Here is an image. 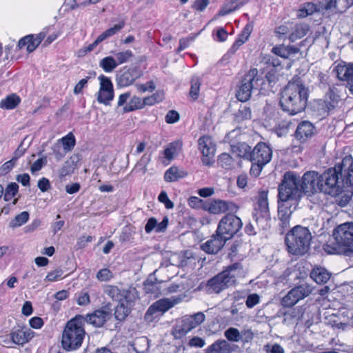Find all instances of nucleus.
I'll list each match as a JSON object with an SVG mask.
<instances>
[{
	"label": "nucleus",
	"mask_w": 353,
	"mask_h": 353,
	"mask_svg": "<svg viewBox=\"0 0 353 353\" xmlns=\"http://www.w3.org/2000/svg\"><path fill=\"white\" fill-rule=\"evenodd\" d=\"M339 174L347 183L353 184V158L351 156L345 157L340 164L320 174L321 192L332 196L339 195L341 192Z\"/></svg>",
	"instance_id": "nucleus-1"
},
{
	"label": "nucleus",
	"mask_w": 353,
	"mask_h": 353,
	"mask_svg": "<svg viewBox=\"0 0 353 353\" xmlns=\"http://www.w3.org/2000/svg\"><path fill=\"white\" fill-rule=\"evenodd\" d=\"M307 96V89L301 82H290L281 94L280 105L284 111L294 115L304 110Z\"/></svg>",
	"instance_id": "nucleus-2"
},
{
	"label": "nucleus",
	"mask_w": 353,
	"mask_h": 353,
	"mask_svg": "<svg viewBox=\"0 0 353 353\" xmlns=\"http://www.w3.org/2000/svg\"><path fill=\"white\" fill-rule=\"evenodd\" d=\"M333 241L324 245L329 254H345L353 252V223H345L334 229Z\"/></svg>",
	"instance_id": "nucleus-3"
},
{
	"label": "nucleus",
	"mask_w": 353,
	"mask_h": 353,
	"mask_svg": "<svg viewBox=\"0 0 353 353\" xmlns=\"http://www.w3.org/2000/svg\"><path fill=\"white\" fill-rule=\"evenodd\" d=\"M85 335L84 318L78 315L68 321L63 330L61 344L67 351L79 348Z\"/></svg>",
	"instance_id": "nucleus-4"
},
{
	"label": "nucleus",
	"mask_w": 353,
	"mask_h": 353,
	"mask_svg": "<svg viewBox=\"0 0 353 353\" xmlns=\"http://www.w3.org/2000/svg\"><path fill=\"white\" fill-rule=\"evenodd\" d=\"M243 276V268L240 264L235 263L210 279L206 284V290L208 293H219L234 285L237 278Z\"/></svg>",
	"instance_id": "nucleus-5"
},
{
	"label": "nucleus",
	"mask_w": 353,
	"mask_h": 353,
	"mask_svg": "<svg viewBox=\"0 0 353 353\" xmlns=\"http://www.w3.org/2000/svg\"><path fill=\"white\" fill-rule=\"evenodd\" d=\"M312 238V234L307 228L294 227L285 236L288 251L294 255L305 254L310 249Z\"/></svg>",
	"instance_id": "nucleus-6"
},
{
	"label": "nucleus",
	"mask_w": 353,
	"mask_h": 353,
	"mask_svg": "<svg viewBox=\"0 0 353 353\" xmlns=\"http://www.w3.org/2000/svg\"><path fill=\"white\" fill-rule=\"evenodd\" d=\"M301 194L299 176L292 172H286L279 186V200L296 204Z\"/></svg>",
	"instance_id": "nucleus-7"
},
{
	"label": "nucleus",
	"mask_w": 353,
	"mask_h": 353,
	"mask_svg": "<svg viewBox=\"0 0 353 353\" xmlns=\"http://www.w3.org/2000/svg\"><path fill=\"white\" fill-rule=\"evenodd\" d=\"M242 225L240 218L232 214H228L220 220L216 233L223 240L228 241L239 232Z\"/></svg>",
	"instance_id": "nucleus-8"
},
{
	"label": "nucleus",
	"mask_w": 353,
	"mask_h": 353,
	"mask_svg": "<svg viewBox=\"0 0 353 353\" xmlns=\"http://www.w3.org/2000/svg\"><path fill=\"white\" fill-rule=\"evenodd\" d=\"M261 80L259 71L256 68L250 69L244 76L241 83L236 91L237 99L245 102L250 99L252 91L257 83Z\"/></svg>",
	"instance_id": "nucleus-9"
},
{
	"label": "nucleus",
	"mask_w": 353,
	"mask_h": 353,
	"mask_svg": "<svg viewBox=\"0 0 353 353\" xmlns=\"http://www.w3.org/2000/svg\"><path fill=\"white\" fill-rule=\"evenodd\" d=\"M181 301L182 298L180 296H172L158 300L150 306L145 313V319L151 322Z\"/></svg>",
	"instance_id": "nucleus-10"
},
{
	"label": "nucleus",
	"mask_w": 353,
	"mask_h": 353,
	"mask_svg": "<svg viewBox=\"0 0 353 353\" xmlns=\"http://www.w3.org/2000/svg\"><path fill=\"white\" fill-rule=\"evenodd\" d=\"M204 321L205 315L201 312L191 316H185L182 319L181 323L174 327L172 334L175 339H181Z\"/></svg>",
	"instance_id": "nucleus-11"
},
{
	"label": "nucleus",
	"mask_w": 353,
	"mask_h": 353,
	"mask_svg": "<svg viewBox=\"0 0 353 353\" xmlns=\"http://www.w3.org/2000/svg\"><path fill=\"white\" fill-rule=\"evenodd\" d=\"M253 217L260 228L268 226L270 211L267 192H262L256 201L253 211Z\"/></svg>",
	"instance_id": "nucleus-12"
},
{
	"label": "nucleus",
	"mask_w": 353,
	"mask_h": 353,
	"mask_svg": "<svg viewBox=\"0 0 353 353\" xmlns=\"http://www.w3.org/2000/svg\"><path fill=\"white\" fill-rule=\"evenodd\" d=\"M124 298L120 299L115 308V318L119 321H123L128 315L132 306V303L137 298V292L134 288L125 291Z\"/></svg>",
	"instance_id": "nucleus-13"
},
{
	"label": "nucleus",
	"mask_w": 353,
	"mask_h": 353,
	"mask_svg": "<svg viewBox=\"0 0 353 353\" xmlns=\"http://www.w3.org/2000/svg\"><path fill=\"white\" fill-rule=\"evenodd\" d=\"M199 150L202 154L201 161L204 165L210 166L214 163L216 145L209 136H203L198 140Z\"/></svg>",
	"instance_id": "nucleus-14"
},
{
	"label": "nucleus",
	"mask_w": 353,
	"mask_h": 353,
	"mask_svg": "<svg viewBox=\"0 0 353 353\" xmlns=\"http://www.w3.org/2000/svg\"><path fill=\"white\" fill-rule=\"evenodd\" d=\"M352 316L353 312L345 309L340 310L336 313L328 312L325 316V323L334 328L344 330Z\"/></svg>",
	"instance_id": "nucleus-15"
},
{
	"label": "nucleus",
	"mask_w": 353,
	"mask_h": 353,
	"mask_svg": "<svg viewBox=\"0 0 353 353\" xmlns=\"http://www.w3.org/2000/svg\"><path fill=\"white\" fill-rule=\"evenodd\" d=\"M99 80L100 86L97 94V101L99 103L108 105L114 99L113 84L110 79L104 75H100Z\"/></svg>",
	"instance_id": "nucleus-16"
},
{
	"label": "nucleus",
	"mask_w": 353,
	"mask_h": 353,
	"mask_svg": "<svg viewBox=\"0 0 353 353\" xmlns=\"http://www.w3.org/2000/svg\"><path fill=\"white\" fill-rule=\"evenodd\" d=\"M142 74V71L137 66L125 67L119 71L117 76V85L121 88L130 86Z\"/></svg>",
	"instance_id": "nucleus-17"
},
{
	"label": "nucleus",
	"mask_w": 353,
	"mask_h": 353,
	"mask_svg": "<svg viewBox=\"0 0 353 353\" xmlns=\"http://www.w3.org/2000/svg\"><path fill=\"white\" fill-rule=\"evenodd\" d=\"M321 178L320 174L315 171H309L305 172L301 180L300 179V186L302 193L313 194L317 191L321 192Z\"/></svg>",
	"instance_id": "nucleus-18"
},
{
	"label": "nucleus",
	"mask_w": 353,
	"mask_h": 353,
	"mask_svg": "<svg viewBox=\"0 0 353 353\" xmlns=\"http://www.w3.org/2000/svg\"><path fill=\"white\" fill-rule=\"evenodd\" d=\"M311 292L310 286L301 285L292 289L282 299L285 307H292Z\"/></svg>",
	"instance_id": "nucleus-19"
},
{
	"label": "nucleus",
	"mask_w": 353,
	"mask_h": 353,
	"mask_svg": "<svg viewBox=\"0 0 353 353\" xmlns=\"http://www.w3.org/2000/svg\"><path fill=\"white\" fill-rule=\"evenodd\" d=\"M50 28H44L37 34H29L21 39L18 43L19 48H26L28 52H33L46 37Z\"/></svg>",
	"instance_id": "nucleus-20"
},
{
	"label": "nucleus",
	"mask_w": 353,
	"mask_h": 353,
	"mask_svg": "<svg viewBox=\"0 0 353 353\" xmlns=\"http://www.w3.org/2000/svg\"><path fill=\"white\" fill-rule=\"evenodd\" d=\"M203 208L210 214H219L229 210L236 211L237 206L232 202L216 199L206 203Z\"/></svg>",
	"instance_id": "nucleus-21"
},
{
	"label": "nucleus",
	"mask_w": 353,
	"mask_h": 353,
	"mask_svg": "<svg viewBox=\"0 0 353 353\" xmlns=\"http://www.w3.org/2000/svg\"><path fill=\"white\" fill-rule=\"evenodd\" d=\"M272 157V149L265 143H259L252 149V162L267 164Z\"/></svg>",
	"instance_id": "nucleus-22"
},
{
	"label": "nucleus",
	"mask_w": 353,
	"mask_h": 353,
	"mask_svg": "<svg viewBox=\"0 0 353 353\" xmlns=\"http://www.w3.org/2000/svg\"><path fill=\"white\" fill-rule=\"evenodd\" d=\"M335 72L339 79L347 82V87L353 94V63H340L336 66Z\"/></svg>",
	"instance_id": "nucleus-23"
},
{
	"label": "nucleus",
	"mask_w": 353,
	"mask_h": 353,
	"mask_svg": "<svg viewBox=\"0 0 353 353\" xmlns=\"http://www.w3.org/2000/svg\"><path fill=\"white\" fill-rule=\"evenodd\" d=\"M111 316V313L105 309L97 310L87 315L86 321L96 327H101L110 319Z\"/></svg>",
	"instance_id": "nucleus-24"
},
{
	"label": "nucleus",
	"mask_w": 353,
	"mask_h": 353,
	"mask_svg": "<svg viewBox=\"0 0 353 353\" xmlns=\"http://www.w3.org/2000/svg\"><path fill=\"white\" fill-rule=\"evenodd\" d=\"M181 150V143L175 141L169 143L163 150V158L162 163L168 165L172 160H174L179 154Z\"/></svg>",
	"instance_id": "nucleus-25"
},
{
	"label": "nucleus",
	"mask_w": 353,
	"mask_h": 353,
	"mask_svg": "<svg viewBox=\"0 0 353 353\" xmlns=\"http://www.w3.org/2000/svg\"><path fill=\"white\" fill-rule=\"evenodd\" d=\"M225 242V240H223V238L219 236L216 234V235L212 236L211 239L203 243L201 248L206 253L216 254L223 248Z\"/></svg>",
	"instance_id": "nucleus-26"
},
{
	"label": "nucleus",
	"mask_w": 353,
	"mask_h": 353,
	"mask_svg": "<svg viewBox=\"0 0 353 353\" xmlns=\"http://www.w3.org/2000/svg\"><path fill=\"white\" fill-rule=\"evenodd\" d=\"M33 336L34 332L27 328L14 330L10 333L12 343L17 345H23L28 343Z\"/></svg>",
	"instance_id": "nucleus-27"
},
{
	"label": "nucleus",
	"mask_w": 353,
	"mask_h": 353,
	"mask_svg": "<svg viewBox=\"0 0 353 353\" xmlns=\"http://www.w3.org/2000/svg\"><path fill=\"white\" fill-rule=\"evenodd\" d=\"M314 127L309 121L300 123L296 130V137L300 140H305L314 134Z\"/></svg>",
	"instance_id": "nucleus-28"
},
{
	"label": "nucleus",
	"mask_w": 353,
	"mask_h": 353,
	"mask_svg": "<svg viewBox=\"0 0 353 353\" xmlns=\"http://www.w3.org/2000/svg\"><path fill=\"white\" fill-rule=\"evenodd\" d=\"M188 176V172L183 168L172 166L164 174V180L166 182H174Z\"/></svg>",
	"instance_id": "nucleus-29"
},
{
	"label": "nucleus",
	"mask_w": 353,
	"mask_h": 353,
	"mask_svg": "<svg viewBox=\"0 0 353 353\" xmlns=\"http://www.w3.org/2000/svg\"><path fill=\"white\" fill-rule=\"evenodd\" d=\"M309 27L305 23H292L291 31L288 37L290 41H295L303 37L308 32Z\"/></svg>",
	"instance_id": "nucleus-30"
},
{
	"label": "nucleus",
	"mask_w": 353,
	"mask_h": 353,
	"mask_svg": "<svg viewBox=\"0 0 353 353\" xmlns=\"http://www.w3.org/2000/svg\"><path fill=\"white\" fill-rule=\"evenodd\" d=\"M251 32V27L249 25H247L243 28L241 33L238 36V38L236 39L232 47L230 48L229 52L231 54H234L239 48V47L248 40Z\"/></svg>",
	"instance_id": "nucleus-31"
},
{
	"label": "nucleus",
	"mask_w": 353,
	"mask_h": 353,
	"mask_svg": "<svg viewBox=\"0 0 353 353\" xmlns=\"http://www.w3.org/2000/svg\"><path fill=\"white\" fill-rule=\"evenodd\" d=\"M287 203L286 201L279 200L278 216L282 222L283 226L289 225L290 218L292 212V210L288 207Z\"/></svg>",
	"instance_id": "nucleus-32"
},
{
	"label": "nucleus",
	"mask_w": 353,
	"mask_h": 353,
	"mask_svg": "<svg viewBox=\"0 0 353 353\" xmlns=\"http://www.w3.org/2000/svg\"><path fill=\"white\" fill-rule=\"evenodd\" d=\"M310 276L316 283L321 284L325 283L329 281L330 274L327 270L319 267L312 270Z\"/></svg>",
	"instance_id": "nucleus-33"
},
{
	"label": "nucleus",
	"mask_w": 353,
	"mask_h": 353,
	"mask_svg": "<svg viewBox=\"0 0 353 353\" xmlns=\"http://www.w3.org/2000/svg\"><path fill=\"white\" fill-rule=\"evenodd\" d=\"M232 151L238 157L245 159H248L252 161V150L245 143H240L236 145H234L232 148Z\"/></svg>",
	"instance_id": "nucleus-34"
},
{
	"label": "nucleus",
	"mask_w": 353,
	"mask_h": 353,
	"mask_svg": "<svg viewBox=\"0 0 353 353\" xmlns=\"http://www.w3.org/2000/svg\"><path fill=\"white\" fill-rule=\"evenodd\" d=\"M272 51L274 54L281 57L288 59L292 54L298 53L299 49L292 46H279L274 47Z\"/></svg>",
	"instance_id": "nucleus-35"
},
{
	"label": "nucleus",
	"mask_w": 353,
	"mask_h": 353,
	"mask_svg": "<svg viewBox=\"0 0 353 353\" xmlns=\"http://www.w3.org/2000/svg\"><path fill=\"white\" fill-rule=\"evenodd\" d=\"M230 345L225 340H218L206 349V353H225Z\"/></svg>",
	"instance_id": "nucleus-36"
},
{
	"label": "nucleus",
	"mask_w": 353,
	"mask_h": 353,
	"mask_svg": "<svg viewBox=\"0 0 353 353\" xmlns=\"http://www.w3.org/2000/svg\"><path fill=\"white\" fill-rule=\"evenodd\" d=\"M144 108L143 99L139 97H132L126 105L123 107V112H129L135 110L142 109Z\"/></svg>",
	"instance_id": "nucleus-37"
},
{
	"label": "nucleus",
	"mask_w": 353,
	"mask_h": 353,
	"mask_svg": "<svg viewBox=\"0 0 353 353\" xmlns=\"http://www.w3.org/2000/svg\"><path fill=\"white\" fill-rule=\"evenodd\" d=\"M340 0H325L321 8L332 13L343 12L345 9H341L343 4Z\"/></svg>",
	"instance_id": "nucleus-38"
},
{
	"label": "nucleus",
	"mask_w": 353,
	"mask_h": 353,
	"mask_svg": "<svg viewBox=\"0 0 353 353\" xmlns=\"http://www.w3.org/2000/svg\"><path fill=\"white\" fill-rule=\"evenodd\" d=\"M321 8L314 3L309 2L303 5V6L299 10L298 16L301 18L306 17L309 15L314 14L316 12L320 11Z\"/></svg>",
	"instance_id": "nucleus-39"
},
{
	"label": "nucleus",
	"mask_w": 353,
	"mask_h": 353,
	"mask_svg": "<svg viewBox=\"0 0 353 353\" xmlns=\"http://www.w3.org/2000/svg\"><path fill=\"white\" fill-rule=\"evenodd\" d=\"M124 21H121L119 23L114 25L113 27L108 29L97 37V41H103V40L114 35L124 27Z\"/></svg>",
	"instance_id": "nucleus-40"
},
{
	"label": "nucleus",
	"mask_w": 353,
	"mask_h": 353,
	"mask_svg": "<svg viewBox=\"0 0 353 353\" xmlns=\"http://www.w3.org/2000/svg\"><path fill=\"white\" fill-rule=\"evenodd\" d=\"M99 65L105 72H111L118 66L116 60L111 56L102 59L99 62Z\"/></svg>",
	"instance_id": "nucleus-41"
},
{
	"label": "nucleus",
	"mask_w": 353,
	"mask_h": 353,
	"mask_svg": "<svg viewBox=\"0 0 353 353\" xmlns=\"http://www.w3.org/2000/svg\"><path fill=\"white\" fill-rule=\"evenodd\" d=\"M340 100L339 96L332 90H330L325 96V103L327 110L334 108Z\"/></svg>",
	"instance_id": "nucleus-42"
},
{
	"label": "nucleus",
	"mask_w": 353,
	"mask_h": 353,
	"mask_svg": "<svg viewBox=\"0 0 353 353\" xmlns=\"http://www.w3.org/2000/svg\"><path fill=\"white\" fill-rule=\"evenodd\" d=\"M61 143L63 150L65 152L71 151L76 143V139L72 132H69L67 135L59 140Z\"/></svg>",
	"instance_id": "nucleus-43"
},
{
	"label": "nucleus",
	"mask_w": 353,
	"mask_h": 353,
	"mask_svg": "<svg viewBox=\"0 0 353 353\" xmlns=\"http://www.w3.org/2000/svg\"><path fill=\"white\" fill-rule=\"evenodd\" d=\"M20 102V99L16 94H12L7 97L5 99L1 101V107L12 110L14 109Z\"/></svg>",
	"instance_id": "nucleus-44"
},
{
	"label": "nucleus",
	"mask_w": 353,
	"mask_h": 353,
	"mask_svg": "<svg viewBox=\"0 0 353 353\" xmlns=\"http://www.w3.org/2000/svg\"><path fill=\"white\" fill-rule=\"evenodd\" d=\"M128 290H123L122 291H121L116 286L108 285L105 289V293L109 296H110L112 299L119 301L120 299L124 298V292Z\"/></svg>",
	"instance_id": "nucleus-45"
},
{
	"label": "nucleus",
	"mask_w": 353,
	"mask_h": 353,
	"mask_svg": "<svg viewBox=\"0 0 353 353\" xmlns=\"http://www.w3.org/2000/svg\"><path fill=\"white\" fill-rule=\"evenodd\" d=\"M19 191V185L16 183H11L8 185L5 190L3 199L6 202L12 201Z\"/></svg>",
	"instance_id": "nucleus-46"
},
{
	"label": "nucleus",
	"mask_w": 353,
	"mask_h": 353,
	"mask_svg": "<svg viewBox=\"0 0 353 353\" xmlns=\"http://www.w3.org/2000/svg\"><path fill=\"white\" fill-rule=\"evenodd\" d=\"M291 28L292 23H286L284 25L279 26L275 30L276 37L281 39H288Z\"/></svg>",
	"instance_id": "nucleus-47"
},
{
	"label": "nucleus",
	"mask_w": 353,
	"mask_h": 353,
	"mask_svg": "<svg viewBox=\"0 0 353 353\" xmlns=\"http://www.w3.org/2000/svg\"><path fill=\"white\" fill-rule=\"evenodd\" d=\"M29 219V214L27 212H22L15 216L10 223L11 228H17L26 223Z\"/></svg>",
	"instance_id": "nucleus-48"
},
{
	"label": "nucleus",
	"mask_w": 353,
	"mask_h": 353,
	"mask_svg": "<svg viewBox=\"0 0 353 353\" xmlns=\"http://www.w3.org/2000/svg\"><path fill=\"white\" fill-rule=\"evenodd\" d=\"M132 56L133 54L132 51L130 50H126L125 51L116 53L114 59L119 65L128 62Z\"/></svg>",
	"instance_id": "nucleus-49"
},
{
	"label": "nucleus",
	"mask_w": 353,
	"mask_h": 353,
	"mask_svg": "<svg viewBox=\"0 0 353 353\" xmlns=\"http://www.w3.org/2000/svg\"><path fill=\"white\" fill-rule=\"evenodd\" d=\"M77 168L74 167L72 162L65 161L63 166L59 170V176L61 179L72 174Z\"/></svg>",
	"instance_id": "nucleus-50"
},
{
	"label": "nucleus",
	"mask_w": 353,
	"mask_h": 353,
	"mask_svg": "<svg viewBox=\"0 0 353 353\" xmlns=\"http://www.w3.org/2000/svg\"><path fill=\"white\" fill-rule=\"evenodd\" d=\"M201 81L198 77H193L191 81L190 96L193 99H196L199 94Z\"/></svg>",
	"instance_id": "nucleus-51"
},
{
	"label": "nucleus",
	"mask_w": 353,
	"mask_h": 353,
	"mask_svg": "<svg viewBox=\"0 0 353 353\" xmlns=\"http://www.w3.org/2000/svg\"><path fill=\"white\" fill-rule=\"evenodd\" d=\"M63 274V270L59 268L52 270L47 274L44 281L48 283L56 282L62 278Z\"/></svg>",
	"instance_id": "nucleus-52"
},
{
	"label": "nucleus",
	"mask_w": 353,
	"mask_h": 353,
	"mask_svg": "<svg viewBox=\"0 0 353 353\" xmlns=\"http://www.w3.org/2000/svg\"><path fill=\"white\" fill-rule=\"evenodd\" d=\"M225 336L228 340L234 342L239 341L241 338L239 331L234 327L228 329L225 332Z\"/></svg>",
	"instance_id": "nucleus-53"
},
{
	"label": "nucleus",
	"mask_w": 353,
	"mask_h": 353,
	"mask_svg": "<svg viewBox=\"0 0 353 353\" xmlns=\"http://www.w3.org/2000/svg\"><path fill=\"white\" fill-rule=\"evenodd\" d=\"M76 299L79 305H87L90 302L88 292L83 290L76 294Z\"/></svg>",
	"instance_id": "nucleus-54"
},
{
	"label": "nucleus",
	"mask_w": 353,
	"mask_h": 353,
	"mask_svg": "<svg viewBox=\"0 0 353 353\" xmlns=\"http://www.w3.org/2000/svg\"><path fill=\"white\" fill-rule=\"evenodd\" d=\"M96 276L100 281H108L113 277V274L108 268H103L97 273Z\"/></svg>",
	"instance_id": "nucleus-55"
},
{
	"label": "nucleus",
	"mask_w": 353,
	"mask_h": 353,
	"mask_svg": "<svg viewBox=\"0 0 353 353\" xmlns=\"http://www.w3.org/2000/svg\"><path fill=\"white\" fill-rule=\"evenodd\" d=\"M16 163L14 161V159H11L10 160L5 162L1 167H0V175H6L8 172H10L12 168L15 166Z\"/></svg>",
	"instance_id": "nucleus-56"
},
{
	"label": "nucleus",
	"mask_w": 353,
	"mask_h": 353,
	"mask_svg": "<svg viewBox=\"0 0 353 353\" xmlns=\"http://www.w3.org/2000/svg\"><path fill=\"white\" fill-rule=\"evenodd\" d=\"M158 199L159 202L163 203L167 209H172L174 208V203L168 198L167 193L165 191H162L159 196Z\"/></svg>",
	"instance_id": "nucleus-57"
},
{
	"label": "nucleus",
	"mask_w": 353,
	"mask_h": 353,
	"mask_svg": "<svg viewBox=\"0 0 353 353\" xmlns=\"http://www.w3.org/2000/svg\"><path fill=\"white\" fill-rule=\"evenodd\" d=\"M264 350L266 353H285L283 347L278 343L268 344L265 345Z\"/></svg>",
	"instance_id": "nucleus-58"
},
{
	"label": "nucleus",
	"mask_w": 353,
	"mask_h": 353,
	"mask_svg": "<svg viewBox=\"0 0 353 353\" xmlns=\"http://www.w3.org/2000/svg\"><path fill=\"white\" fill-rule=\"evenodd\" d=\"M219 162L223 168L227 169L231 165L232 159L228 154L223 153L219 157Z\"/></svg>",
	"instance_id": "nucleus-59"
},
{
	"label": "nucleus",
	"mask_w": 353,
	"mask_h": 353,
	"mask_svg": "<svg viewBox=\"0 0 353 353\" xmlns=\"http://www.w3.org/2000/svg\"><path fill=\"white\" fill-rule=\"evenodd\" d=\"M47 163V159L46 157H42L38 159L35 161L30 167V171L32 173H34L36 172L39 171L43 165H45Z\"/></svg>",
	"instance_id": "nucleus-60"
},
{
	"label": "nucleus",
	"mask_w": 353,
	"mask_h": 353,
	"mask_svg": "<svg viewBox=\"0 0 353 353\" xmlns=\"http://www.w3.org/2000/svg\"><path fill=\"white\" fill-rule=\"evenodd\" d=\"M259 301L260 296L257 294H252L247 297L245 304L248 308H252L257 305Z\"/></svg>",
	"instance_id": "nucleus-61"
},
{
	"label": "nucleus",
	"mask_w": 353,
	"mask_h": 353,
	"mask_svg": "<svg viewBox=\"0 0 353 353\" xmlns=\"http://www.w3.org/2000/svg\"><path fill=\"white\" fill-rule=\"evenodd\" d=\"M136 88L140 92H152L155 89L154 84L152 81L145 84H136Z\"/></svg>",
	"instance_id": "nucleus-62"
},
{
	"label": "nucleus",
	"mask_w": 353,
	"mask_h": 353,
	"mask_svg": "<svg viewBox=\"0 0 353 353\" xmlns=\"http://www.w3.org/2000/svg\"><path fill=\"white\" fill-rule=\"evenodd\" d=\"M38 188L41 192H46L50 188V181L45 177L41 178L38 181Z\"/></svg>",
	"instance_id": "nucleus-63"
},
{
	"label": "nucleus",
	"mask_w": 353,
	"mask_h": 353,
	"mask_svg": "<svg viewBox=\"0 0 353 353\" xmlns=\"http://www.w3.org/2000/svg\"><path fill=\"white\" fill-rule=\"evenodd\" d=\"M179 119V115L177 112L171 110L168 112L165 116V121L168 123H174L176 122Z\"/></svg>",
	"instance_id": "nucleus-64"
}]
</instances>
